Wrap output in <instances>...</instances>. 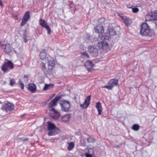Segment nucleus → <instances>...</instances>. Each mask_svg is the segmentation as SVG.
<instances>
[{"mask_svg":"<svg viewBox=\"0 0 157 157\" xmlns=\"http://www.w3.org/2000/svg\"><path fill=\"white\" fill-rule=\"evenodd\" d=\"M140 33L142 35L145 36H151L152 35L150 28L147 23H144L142 24L140 30Z\"/></svg>","mask_w":157,"mask_h":157,"instance_id":"obj_1","label":"nucleus"},{"mask_svg":"<svg viewBox=\"0 0 157 157\" xmlns=\"http://www.w3.org/2000/svg\"><path fill=\"white\" fill-rule=\"evenodd\" d=\"M151 17L152 18L150 21L154 29H156L157 26V10L154 11L151 16Z\"/></svg>","mask_w":157,"mask_h":157,"instance_id":"obj_2","label":"nucleus"},{"mask_svg":"<svg viewBox=\"0 0 157 157\" xmlns=\"http://www.w3.org/2000/svg\"><path fill=\"white\" fill-rule=\"evenodd\" d=\"M61 109L63 111L67 112L70 107V101H63L60 103Z\"/></svg>","mask_w":157,"mask_h":157,"instance_id":"obj_3","label":"nucleus"},{"mask_svg":"<svg viewBox=\"0 0 157 157\" xmlns=\"http://www.w3.org/2000/svg\"><path fill=\"white\" fill-rule=\"evenodd\" d=\"M48 61V69L52 70L55 65V61L54 59L50 56L47 57Z\"/></svg>","mask_w":157,"mask_h":157,"instance_id":"obj_4","label":"nucleus"},{"mask_svg":"<svg viewBox=\"0 0 157 157\" xmlns=\"http://www.w3.org/2000/svg\"><path fill=\"white\" fill-rule=\"evenodd\" d=\"M30 17L29 12L28 11H27L22 19V22L21 24V26H23L26 23V22L30 18Z\"/></svg>","mask_w":157,"mask_h":157,"instance_id":"obj_5","label":"nucleus"},{"mask_svg":"<svg viewBox=\"0 0 157 157\" xmlns=\"http://www.w3.org/2000/svg\"><path fill=\"white\" fill-rule=\"evenodd\" d=\"M91 96L89 95L85 99V101L83 104H81L80 105V106L83 109L86 108L89 105L90 100Z\"/></svg>","mask_w":157,"mask_h":157,"instance_id":"obj_6","label":"nucleus"},{"mask_svg":"<svg viewBox=\"0 0 157 157\" xmlns=\"http://www.w3.org/2000/svg\"><path fill=\"white\" fill-rule=\"evenodd\" d=\"M53 113H50V116L54 119L59 118L60 116V113L57 111L54 108H52L51 110Z\"/></svg>","mask_w":157,"mask_h":157,"instance_id":"obj_7","label":"nucleus"},{"mask_svg":"<svg viewBox=\"0 0 157 157\" xmlns=\"http://www.w3.org/2000/svg\"><path fill=\"white\" fill-rule=\"evenodd\" d=\"M39 22L40 25L47 30L48 34H50L51 32V29L45 21L41 19L39 20Z\"/></svg>","mask_w":157,"mask_h":157,"instance_id":"obj_8","label":"nucleus"},{"mask_svg":"<svg viewBox=\"0 0 157 157\" xmlns=\"http://www.w3.org/2000/svg\"><path fill=\"white\" fill-rule=\"evenodd\" d=\"M10 67V61L9 60H6L4 64L2 66V70L4 72H6L8 71V69Z\"/></svg>","mask_w":157,"mask_h":157,"instance_id":"obj_9","label":"nucleus"},{"mask_svg":"<svg viewBox=\"0 0 157 157\" xmlns=\"http://www.w3.org/2000/svg\"><path fill=\"white\" fill-rule=\"evenodd\" d=\"M95 32L98 34H102L104 32L103 27L101 24H98L94 28Z\"/></svg>","mask_w":157,"mask_h":157,"instance_id":"obj_10","label":"nucleus"},{"mask_svg":"<svg viewBox=\"0 0 157 157\" xmlns=\"http://www.w3.org/2000/svg\"><path fill=\"white\" fill-rule=\"evenodd\" d=\"M60 97H56L49 103L48 107L50 108H53V107L56 105L57 103L60 98Z\"/></svg>","mask_w":157,"mask_h":157,"instance_id":"obj_11","label":"nucleus"},{"mask_svg":"<svg viewBox=\"0 0 157 157\" xmlns=\"http://www.w3.org/2000/svg\"><path fill=\"white\" fill-rule=\"evenodd\" d=\"M60 97H56L49 103L48 107L50 108H53V107L56 105L57 103L60 98Z\"/></svg>","mask_w":157,"mask_h":157,"instance_id":"obj_12","label":"nucleus"},{"mask_svg":"<svg viewBox=\"0 0 157 157\" xmlns=\"http://www.w3.org/2000/svg\"><path fill=\"white\" fill-rule=\"evenodd\" d=\"M94 65L93 63L90 61H86L84 64L85 67L89 72L90 71V70L93 68Z\"/></svg>","mask_w":157,"mask_h":157,"instance_id":"obj_13","label":"nucleus"},{"mask_svg":"<svg viewBox=\"0 0 157 157\" xmlns=\"http://www.w3.org/2000/svg\"><path fill=\"white\" fill-rule=\"evenodd\" d=\"M108 44L105 41H102L99 42L97 44V45L99 48L104 49L106 48L108 46Z\"/></svg>","mask_w":157,"mask_h":157,"instance_id":"obj_14","label":"nucleus"},{"mask_svg":"<svg viewBox=\"0 0 157 157\" xmlns=\"http://www.w3.org/2000/svg\"><path fill=\"white\" fill-rule=\"evenodd\" d=\"M88 51L90 53L93 54V56H96L98 53V50L94 47L89 46L88 48Z\"/></svg>","mask_w":157,"mask_h":157,"instance_id":"obj_15","label":"nucleus"},{"mask_svg":"<svg viewBox=\"0 0 157 157\" xmlns=\"http://www.w3.org/2000/svg\"><path fill=\"white\" fill-rule=\"evenodd\" d=\"M108 84L112 87V89L114 86H118V80L115 79L110 80L108 82Z\"/></svg>","mask_w":157,"mask_h":157,"instance_id":"obj_16","label":"nucleus"},{"mask_svg":"<svg viewBox=\"0 0 157 157\" xmlns=\"http://www.w3.org/2000/svg\"><path fill=\"white\" fill-rule=\"evenodd\" d=\"M28 90L32 93H34L36 90V85L33 83H30L28 85Z\"/></svg>","mask_w":157,"mask_h":157,"instance_id":"obj_17","label":"nucleus"},{"mask_svg":"<svg viewBox=\"0 0 157 157\" xmlns=\"http://www.w3.org/2000/svg\"><path fill=\"white\" fill-rule=\"evenodd\" d=\"M47 53V51L46 49L41 50L40 54V59L43 60L45 59Z\"/></svg>","mask_w":157,"mask_h":157,"instance_id":"obj_18","label":"nucleus"},{"mask_svg":"<svg viewBox=\"0 0 157 157\" xmlns=\"http://www.w3.org/2000/svg\"><path fill=\"white\" fill-rule=\"evenodd\" d=\"M0 47L4 48V51L6 53L10 52V45L9 44L2 45L0 44Z\"/></svg>","mask_w":157,"mask_h":157,"instance_id":"obj_19","label":"nucleus"},{"mask_svg":"<svg viewBox=\"0 0 157 157\" xmlns=\"http://www.w3.org/2000/svg\"><path fill=\"white\" fill-rule=\"evenodd\" d=\"M107 31L111 36H114L116 34L115 30L113 28L109 26L107 28Z\"/></svg>","mask_w":157,"mask_h":157,"instance_id":"obj_20","label":"nucleus"},{"mask_svg":"<svg viewBox=\"0 0 157 157\" xmlns=\"http://www.w3.org/2000/svg\"><path fill=\"white\" fill-rule=\"evenodd\" d=\"M96 107L98 111V114L99 115H101V112L102 110V108L101 103L100 102H97Z\"/></svg>","mask_w":157,"mask_h":157,"instance_id":"obj_21","label":"nucleus"},{"mask_svg":"<svg viewBox=\"0 0 157 157\" xmlns=\"http://www.w3.org/2000/svg\"><path fill=\"white\" fill-rule=\"evenodd\" d=\"M123 22L126 26H128L130 25L131 23V21L129 18L125 17L123 18Z\"/></svg>","mask_w":157,"mask_h":157,"instance_id":"obj_22","label":"nucleus"},{"mask_svg":"<svg viewBox=\"0 0 157 157\" xmlns=\"http://www.w3.org/2000/svg\"><path fill=\"white\" fill-rule=\"evenodd\" d=\"M111 36L108 33H105V34L101 35V38L102 40H108L110 38V36Z\"/></svg>","mask_w":157,"mask_h":157,"instance_id":"obj_23","label":"nucleus"},{"mask_svg":"<svg viewBox=\"0 0 157 157\" xmlns=\"http://www.w3.org/2000/svg\"><path fill=\"white\" fill-rule=\"evenodd\" d=\"M57 129L55 125L51 122H48V130Z\"/></svg>","mask_w":157,"mask_h":157,"instance_id":"obj_24","label":"nucleus"},{"mask_svg":"<svg viewBox=\"0 0 157 157\" xmlns=\"http://www.w3.org/2000/svg\"><path fill=\"white\" fill-rule=\"evenodd\" d=\"M70 117V116L69 114H66L63 116L61 118V121L63 122H66L68 121Z\"/></svg>","mask_w":157,"mask_h":157,"instance_id":"obj_25","label":"nucleus"},{"mask_svg":"<svg viewBox=\"0 0 157 157\" xmlns=\"http://www.w3.org/2000/svg\"><path fill=\"white\" fill-rule=\"evenodd\" d=\"M57 129H51L50 130H48L49 131V132L48 133V136H53L57 134V132L56 131V130Z\"/></svg>","mask_w":157,"mask_h":157,"instance_id":"obj_26","label":"nucleus"},{"mask_svg":"<svg viewBox=\"0 0 157 157\" xmlns=\"http://www.w3.org/2000/svg\"><path fill=\"white\" fill-rule=\"evenodd\" d=\"M0 110H2L3 111H5L8 112L10 111V106L6 105L5 106L2 107L1 108Z\"/></svg>","mask_w":157,"mask_h":157,"instance_id":"obj_27","label":"nucleus"},{"mask_svg":"<svg viewBox=\"0 0 157 157\" xmlns=\"http://www.w3.org/2000/svg\"><path fill=\"white\" fill-rule=\"evenodd\" d=\"M68 146L67 147V150L68 151L72 150L75 147V143L74 142H71L68 143Z\"/></svg>","mask_w":157,"mask_h":157,"instance_id":"obj_28","label":"nucleus"},{"mask_svg":"<svg viewBox=\"0 0 157 157\" xmlns=\"http://www.w3.org/2000/svg\"><path fill=\"white\" fill-rule=\"evenodd\" d=\"M54 85L53 84H45L43 88L44 90H46L48 89H50L53 87Z\"/></svg>","mask_w":157,"mask_h":157,"instance_id":"obj_29","label":"nucleus"},{"mask_svg":"<svg viewBox=\"0 0 157 157\" xmlns=\"http://www.w3.org/2000/svg\"><path fill=\"white\" fill-rule=\"evenodd\" d=\"M81 57L82 58H89L90 57L88 54L86 52L81 53Z\"/></svg>","mask_w":157,"mask_h":157,"instance_id":"obj_30","label":"nucleus"},{"mask_svg":"<svg viewBox=\"0 0 157 157\" xmlns=\"http://www.w3.org/2000/svg\"><path fill=\"white\" fill-rule=\"evenodd\" d=\"M140 128V126L138 124H135L132 127V129L134 131H138Z\"/></svg>","mask_w":157,"mask_h":157,"instance_id":"obj_31","label":"nucleus"},{"mask_svg":"<svg viewBox=\"0 0 157 157\" xmlns=\"http://www.w3.org/2000/svg\"><path fill=\"white\" fill-rule=\"evenodd\" d=\"M94 153V149L92 148H89L88 149L87 153L86 154L93 155Z\"/></svg>","mask_w":157,"mask_h":157,"instance_id":"obj_32","label":"nucleus"},{"mask_svg":"<svg viewBox=\"0 0 157 157\" xmlns=\"http://www.w3.org/2000/svg\"><path fill=\"white\" fill-rule=\"evenodd\" d=\"M87 141L88 143H93L94 141V139L91 137H89L87 139Z\"/></svg>","mask_w":157,"mask_h":157,"instance_id":"obj_33","label":"nucleus"},{"mask_svg":"<svg viewBox=\"0 0 157 157\" xmlns=\"http://www.w3.org/2000/svg\"><path fill=\"white\" fill-rule=\"evenodd\" d=\"M132 12L135 13H137L139 11V9L137 8H132Z\"/></svg>","mask_w":157,"mask_h":157,"instance_id":"obj_34","label":"nucleus"},{"mask_svg":"<svg viewBox=\"0 0 157 157\" xmlns=\"http://www.w3.org/2000/svg\"><path fill=\"white\" fill-rule=\"evenodd\" d=\"M102 88H106L108 90H112V87L109 85L108 86H103L102 87Z\"/></svg>","mask_w":157,"mask_h":157,"instance_id":"obj_35","label":"nucleus"},{"mask_svg":"<svg viewBox=\"0 0 157 157\" xmlns=\"http://www.w3.org/2000/svg\"><path fill=\"white\" fill-rule=\"evenodd\" d=\"M15 83V81L14 79H10V85H13Z\"/></svg>","mask_w":157,"mask_h":157,"instance_id":"obj_36","label":"nucleus"},{"mask_svg":"<svg viewBox=\"0 0 157 157\" xmlns=\"http://www.w3.org/2000/svg\"><path fill=\"white\" fill-rule=\"evenodd\" d=\"M14 105L13 104L10 103V111H11L14 109Z\"/></svg>","mask_w":157,"mask_h":157,"instance_id":"obj_37","label":"nucleus"},{"mask_svg":"<svg viewBox=\"0 0 157 157\" xmlns=\"http://www.w3.org/2000/svg\"><path fill=\"white\" fill-rule=\"evenodd\" d=\"M75 135H76L77 136H80V135H81L80 132L79 131H78L77 132H75Z\"/></svg>","mask_w":157,"mask_h":157,"instance_id":"obj_38","label":"nucleus"},{"mask_svg":"<svg viewBox=\"0 0 157 157\" xmlns=\"http://www.w3.org/2000/svg\"><path fill=\"white\" fill-rule=\"evenodd\" d=\"M14 68L13 63L10 61V69H13Z\"/></svg>","mask_w":157,"mask_h":157,"instance_id":"obj_39","label":"nucleus"},{"mask_svg":"<svg viewBox=\"0 0 157 157\" xmlns=\"http://www.w3.org/2000/svg\"><path fill=\"white\" fill-rule=\"evenodd\" d=\"M28 138H21V139L23 141H27L28 140Z\"/></svg>","mask_w":157,"mask_h":157,"instance_id":"obj_40","label":"nucleus"},{"mask_svg":"<svg viewBox=\"0 0 157 157\" xmlns=\"http://www.w3.org/2000/svg\"><path fill=\"white\" fill-rule=\"evenodd\" d=\"M104 18H101L99 19V22L102 23L104 21Z\"/></svg>","mask_w":157,"mask_h":157,"instance_id":"obj_41","label":"nucleus"},{"mask_svg":"<svg viewBox=\"0 0 157 157\" xmlns=\"http://www.w3.org/2000/svg\"><path fill=\"white\" fill-rule=\"evenodd\" d=\"M21 86V87L22 90H23L24 89V85L23 83H21V84L20 85Z\"/></svg>","mask_w":157,"mask_h":157,"instance_id":"obj_42","label":"nucleus"},{"mask_svg":"<svg viewBox=\"0 0 157 157\" xmlns=\"http://www.w3.org/2000/svg\"><path fill=\"white\" fill-rule=\"evenodd\" d=\"M23 38H24V39L25 40V43H26L27 42L28 40L27 39L26 36H24L23 37Z\"/></svg>","mask_w":157,"mask_h":157,"instance_id":"obj_43","label":"nucleus"},{"mask_svg":"<svg viewBox=\"0 0 157 157\" xmlns=\"http://www.w3.org/2000/svg\"><path fill=\"white\" fill-rule=\"evenodd\" d=\"M91 155L86 154V157H93Z\"/></svg>","mask_w":157,"mask_h":157,"instance_id":"obj_44","label":"nucleus"},{"mask_svg":"<svg viewBox=\"0 0 157 157\" xmlns=\"http://www.w3.org/2000/svg\"><path fill=\"white\" fill-rule=\"evenodd\" d=\"M24 78H25L26 79H25V80L26 81H28V77L27 76H26V75H25L24 76Z\"/></svg>","mask_w":157,"mask_h":157,"instance_id":"obj_45","label":"nucleus"},{"mask_svg":"<svg viewBox=\"0 0 157 157\" xmlns=\"http://www.w3.org/2000/svg\"><path fill=\"white\" fill-rule=\"evenodd\" d=\"M18 83H19V84H20V85L21 84V83H23L21 79H19V82Z\"/></svg>","mask_w":157,"mask_h":157,"instance_id":"obj_46","label":"nucleus"},{"mask_svg":"<svg viewBox=\"0 0 157 157\" xmlns=\"http://www.w3.org/2000/svg\"><path fill=\"white\" fill-rule=\"evenodd\" d=\"M0 6L2 7L3 6V4L2 3V2L1 0H0Z\"/></svg>","mask_w":157,"mask_h":157,"instance_id":"obj_47","label":"nucleus"},{"mask_svg":"<svg viewBox=\"0 0 157 157\" xmlns=\"http://www.w3.org/2000/svg\"><path fill=\"white\" fill-rule=\"evenodd\" d=\"M43 67L44 68L45 70H46V67H45V64L43 63Z\"/></svg>","mask_w":157,"mask_h":157,"instance_id":"obj_48","label":"nucleus"},{"mask_svg":"<svg viewBox=\"0 0 157 157\" xmlns=\"http://www.w3.org/2000/svg\"><path fill=\"white\" fill-rule=\"evenodd\" d=\"M25 114H23V115H22L21 116V117H22H22H23L24 116H25Z\"/></svg>","mask_w":157,"mask_h":157,"instance_id":"obj_49","label":"nucleus"},{"mask_svg":"<svg viewBox=\"0 0 157 157\" xmlns=\"http://www.w3.org/2000/svg\"><path fill=\"white\" fill-rule=\"evenodd\" d=\"M47 102H45V104H47Z\"/></svg>","mask_w":157,"mask_h":157,"instance_id":"obj_50","label":"nucleus"}]
</instances>
